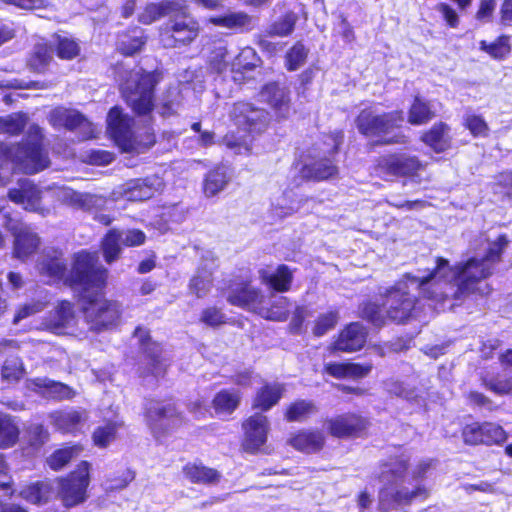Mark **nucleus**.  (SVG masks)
<instances>
[{
  "mask_svg": "<svg viewBox=\"0 0 512 512\" xmlns=\"http://www.w3.org/2000/svg\"><path fill=\"white\" fill-rule=\"evenodd\" d=\"M89 463L82 461L77 470L60 482L59 496L66 507L76 506L86 499L89 485Z\"/></svg>",
  "mask_w": 512,
  "mask_h": 512,
  "instance_id": "nucleus-12",
  "label": "nucleus"
},
{
  "mask_svg": "<svg viewBox=\"0 0 512 512\" xmlns=\"http://www.w3.org/2000/svg\"><path fill=\"white\" fill-rule=\"evenodd\" d=\"M379 166L394 176H412L423 167L416 156L407 154H394L383 157L379 161Z\"/></svg>",
  "mask_w": 512,
  "mask_h": 512,
  "instance_id": "nucleus-22",
  "label": "nucleus"
},
{
  "mask_svg": "<svg viewBox=\"0 0 512 512\" xmlns=\"http://www.w3.org/2000/svg\"><path fill=\"white\" fill-rule=\"evenodd\" d=\"M135 35L124 37L118 44L119 50L125 55H133L142 49L146 40L141 30L134 32Z\"/></svg>",
  "mask_w": 512,
  "mask_h": 512,
  "instance_id": "nucleus-56",
  "label": "nucleus"
},
{
  "mask_svg": "<svg viewBox=\"0 0 512 512\" xmlns=\"http://www.w3.org/2000/svg\"><path fill=\"white\" fill-rule=\"evenodd\" d=\"M54 53L53 45L38 43L34 46L33 55L29 60L30 67L37 72H41L49 64Z\"/></svg>",
  "mask_w": 512,
  "mask_h": 512,
  "instance_id": "nucleus-45",
  "label": "nucleus"
},
{
  "mask_svg": "<svg viewBox=\"0 0 512 512\" xmlns=\"http://www.w3.org/2000/svg\"><path fill=\"white\" fill-rule=\"evenodd\" d=\"M384 307L382 308L376 303L368 302L363 305L362 316L375 326H382L385 324L386 313Z\"/></svg>",
  "mask_w": 512,
  "mask_h": 512,
  "instance_id": "nucleus-59",
  "label": "nucleus"
},
{
  "mask_svg": "<svg viewBox=\"0 0 512 512\" xmlns=\"http://www.w3.org/2000/svg\"><path fill=\"white\" fill-rule=\"evenodd\" d=\"M317 412V407L312 401L297 400L289 405L285 417L290 422H301Z\"/></svg>",
  "mask_w": 512,
  "mask_h": 512,
  "instance_id": "nucleus-42",
  "label": "nucleus"
},
{
  "mask_svg": "<svg viewBox=\"0 0 512 512\" xmlns=\"http://www.w3.org/2000/svg\"><path fill=\"white\" fill-rule=\"evenodd\" d=\"M52 493L48 482H37L25 488L21 496L33 504H43L48 501Z\"/></svg>",
  "mask_w": 512,
  "mask_h": 512,
  "instance_id": "nucleus-44",
  "label": "nucleus"
},
{
  "mask_svg": "<svg viewBox=\"0 0 512 512\" xmlns=\"http://www.w3.org/2000/svg\"><path fill=\"white\" fill-rule=\"evenodd\" d=\"M133 122V118L124 114L119 107H113L107 115V131L123 152L141 153L149 146L137 140Z\"/></svg>",
  "mask_w": 512,
  "mask_h": 512,
  "instance_id": "nucleus-9",
  "label": "nucleus"
},
{
  "mask_svg": "<svg viewBox=\"0 0 512 512\" xmlns=\"http://www.w3.org/2000/svg\"><path fill=\"white\" fill-rule=\"evenodd\" d=\"M200 32L198 21L189 13L187 6L179 1V9L173 10L161 32L164 47L173 48L188 45Z\"/></svg>",
  "mask_w": 512,
  "mask_h": 512,
  "instance_id": "nucleus-8",
  "label": "nucleus"
},
{
  "mask_svg": "<svg viewBox=\"0 0 512 512\" xmlns=\"http://www.w3.org/2000/svg\"><path fill=\"white\" fill-rule=\"evenodd\" d=\"M230 117L236 126L248 133H262L270 122V115L265 109L244 101L233 105Z\"/></svg>",
  "mask_w": 512,
  "mask_h": 512,
  "instance_id": "nucleus-11",
  "label": "nucleus"
},
{
  "mask_svg": "<svg viewBox=\"0 0 512 512\" xmlns=\"http://www.w3.org/2000/svg\"><path fill=\"white\" fill-rule=\"evenodd\" d=\"M20 435V427L17 418L0 411V449L13 447Z\"/></svg>",
  "mask_w": 512,
  "mask_h": 512,
  "instance_id": "nucleus-30",
  "label": "nucleus"
},
{
  "mask_svg": "<svg viewBox=\"0 0 512 512\" xmlns=\"http://www.w3.org/2000/svg\"><path fill=\"white\" fill-rule=\"evenodd\" d=\"M28 117L26 114H12L4 118H0V133H8L11 135L19 134L27 124Z\"/></svg>",
  "mask_w": 512,
  "mask_h": 512,
  "instance_id": "nucleus-52",
  "label": "nucleus"
},
{
  "mask_svg": "<svg viewBox=\"0 0 512 512\" xmlns=\"http://www.w3.org/2000/svg\"><path fill=\"white\" fill-rule=\"evenodd\" d=\"M42 142V129L33 124L28 128L26 139L22 144L9 146L0 143V167L11 164L26 174H34L45 169L49 165V158Z\"/></svg>",
  "mask_w": 512,
  "mask_h": 512,
  "instance_id": "nucleus-4",
  "label": "nucleus"
},
{
  "mask_svg": "<svg viewBox=\"0 0 512 512\" xmlns=\"http://www.w3.org/2000/svg\"><path fill=\"white\" fill-rule=\"evenodd\" d=\"M134 336L139 340L145 352L151 358V364L153 366L151 373L155 377L162 376L164 374V368L159 359L161 352L160 346L151 342L149 331L145 328H136L134 331Z\"/></svg>",
  "mask_w": 512,
  "mask_h": 512,
  "instance_id": "nucleus-28",
  "label": "nucleus"
},
{
  "mask_svg": "<svg viewBox=\"0 0 512 512\" xmlns=\"http://www.w3.org/2000/svg\"><path fill=\"white\" fill-rule=\"evenodd\" d=\"M55 426L63 432L72 431L81 421V415L78 411H59L52 414Z\"/></svg>",
  "mask_w": 512,
  "mask_h": 512,
  "instance_id": "nucleus-50",
  "label": "nucleus"
},
{
  "mask_svg": "<svg viewBox=\"0 0 512 512\" xmlns=\"http://www.w3.org/2000/svg\"><path fill=\"white\" fill-rule=\"evenodd\" d=\"M162 185L161 179L155 176L135 179L123 184L119 194L129 201H144L152 198Z\"/></svg>",
  "mask_w": 512,
  "mask_h": 512,
  "instance_id": "nucleus-19",
  "label": "nucleus"
},
{
  "mask_svg": "<svg viewBox=\"0 0 512 512\" xmlns=\"http://www.w3.org/2000/svg\"><path fill=\"white\" fill-rule=\"evenodd\" d=\"M308 49L301 43L297 42L286 54V66L290 71L299 69L306 61Z\"/></svg>",
  "mask_w": 512,
  "mask_h": 512,
  "instance_id": "nucleus-54",
  "label": "nucleus"
},
{
  "mask_svg": "<svg viewBox=\"0 0 512 512\" xmlns=\"http://www.w3.org/2000/svg\"><path fill=\"white\" fill-rule=\"evenodd\" d=\"M337 172V167L330 159H321L312 164L304 165L300 171L303 178L312 180H325L333 177Z\"/></svg>",
  "mask_w": 512,
  "mask_h": 512,
  "instance_id": "nucleus-34",
  "label": "nucleus"
},
{
  "mask_svg": "<svg viewBox=\"0 0 512 512\" xmlns=\"http://www.w3.org/2000/svg\"><path fill=\"white\" fill-rule=\"evenodd\" d=\"M507 245L506 235H499L495 241L488 243L485 255L471 257L455 266H451L447 259L437 257L433 271L420 280L416 279L417 286L438 299H461L476 292L486 294L487 285L482 287L483 280L492 274Z\"/></svg>",
  "mask_w": 512,
  "mask_h": 512,
  "instance_id": "nucleus-1",
  "label": "nucleus"
},
{
  "mask_svg": "<svg viewBox=\"0 0 512 512\" xmlns=\"http://www.w3.org/2000/svg\"><path fill=\"white\" fill-rule=\"evenodd\" d=\"M270 429L268 418L255 413L243 423V448L247 452L255 453L266 443Z\"/></svg>",
  "mask_w": 512,
  "mask_h": 512,
  "instance_id": "nucleus-15",
  "label": "nucleus"
},
{
  "mask_svg": "<svg viewBox=\"0 0 512 512\" xmlns=\"http://www.w3.org/2000/svg\"><path fill=\"white\" fill-rule=\"evenodd\" d=\"M288 443L299 451L313 453L323 447L324 436L319 431L302 430L291 437Z\"/></svg>",
  "mask_w": 512,
  "mask_h": 512,
  "instance_id": "nucleus-27",
  "label": "nucleus"
},
{
  "mask_svg": "<svg viewBox=\"0 0 512 512\" xmlns=\"http://www.w3.org/2000/svg\"><path fill=\"white\" fill-rule=\"evenodd\" d=\"M39 243V238L35 233L22 229L15 237L14 254L17 258L24 259L35 252Z\"/></svg>",
  "mask_w": 512,
  "mask_h": 512,
  "instance_id": "nucleus-38",
  "label": "nucleus"
},
{
  "mask_svg": "<svg viewBox=\"0 0 512 512\" xmlns=\"http://www.w3.org/2000/svg\"><path fill=\"white\" fill-rule=\"evenodd\" d=\"M231 179L229 168L225 165L216 166L210 170L204 179V193L213 197L225 189Z\"/></svg>",
  "mask_w": 512,
  "mask_h": 512,
  "instance_id": "nucleus-29",
  "label": "nucleus"
},
{
  "mask_svg": "<svg viewBox=\"0 0 512 512\" xmlns=\"http://www.w3.org/2000/svg\"><path fill=\"white\" fill-rule=\"evenodd\" d=\"M291 304L287 297H274L269 307L261 306L259 315L271 321H285L290 312Z\"/></svg>",
  "mask_w": 512,
  "mask_h": 512,
  "instance_id": "nucleus-37",
  "label": "nucleus"
},
{
  "mask_svg": "<svg viewBox=\"0 0 512 512\" xmlns=\"http://www.w3.org/2000/svg\"><path fill=\"white\" fill-rule=\"evenodd\" d=\"M259 99L274 111L278 118L288 117L291 110L290 91L277 82H270L262 87Z\"/></svg>",
  "mask_w": 512,
  "mask_h": 512,
  "instance_id": "nucleus-16",
  "label": "nucleus"
},
{
  "mask_svg": "<svg viewBox=\"0 0 512 512\" xmlns=\"http://www.w3.org/2000/svg\"><path fill=\"white\" fill-rule=\"evenodd\" d=\"M410 459L409 451L399 448L380 464L378 479L382 487L378 493V508L381 512L403 509L429 497V490L422 484L411 488L404 485Z\"/></svg>",
  "mask_w": 512,
  "mask_h": 512,
  "instance_id": "nucleus-3",
  "label": "nucleus"
},
{
  "mask_svg": "<svg viewBox=\"0 0 512 512\" xmlns=\"http://www.w3.org/2000/svg\"><path fill=\"white\" fill-rule=\"evenodd\" d=\"M227 301L234 306L246 308L259 313L263 301V295L257 288L249 284H242L231 288L227 296Z\"/></svg>",
  "mask_w": 512,
  "mask_h": 512,
  "instance_id": "nucleus-24",
  "label": "nucleus"
},
{
  "mask_svg": "<svg viewBox=\"0 0 512 512\" xmlns=\"http://www.w3.org/2000/svg\"><path fill=\"white\" fill-rule=\"evenodd\" d=\"M120 426L117 422H107L95 429L93 440L95 445L99 447L108 446L116 437V432Z\"/></svg>",
  "mask_w": 512,
  "mask_h": 512,
  "instance_id": "nucleus-53",
  "label": "nucleus"
},
{
  "mask_svg": "<svg viewBox=\"0 0 512 512\" xmlns=\"http://www.w3.org/2000/svg\"><path fill=\"white\" fill-rule=\"evenodd\" d=\"M209 21L216 26L248 31L252 29L253 18L245 12H233L223 16L211 17Z\"/></svg>",
  "mask_w": 512,
  "mask_h": 512,
  "instance_id": "nucleus-33",
  "label": "nucleus"
},
{
  "mask_svg": "<svg viewBox=\"0 0 512 512\" xmlns=\"http://www.w3.org/2000/svg\"><path fill=\"white\" fill-rule=\"evenodd\" d=\"M386 389L390 394L402 397L408 401L416 400L418 397L414 387L398 380L388 381L386 383Z\"/></svg>",
  "mask_w": 512,
  "mask_h": 512,
  "instance_id": "nucleus-58",
  "label": "nucleus"
},
{
  "mask_svg": "<svg viewBox=\"0 0 512 512\" xmlns=\"http://www.w3.org/2000/svg\"><path fill=\"white\" fill-rule=\"evenodd\" d=\"M183 472L187 479L199 484H215L219 482L221 477L217 470L197 463L187 464L184 467Z\"/></svg>",
  "mask_w": 512,
  "mask_h": 512,
  "instance_id": "nucleus-35",
  "label": "nucleus"
},
{
  "mask_svg": "<svg viewBox=\"0 0 512 512\" xmlns=\"http://www.w3.org/2000/svg\"><path fill=\"white\" fill-rule=\"evenodd\" d=\"M339 319L338 312L331 311L325 314H322L318 317L315 327L313 329V333L315 336L321 337L326 334L328 331L333 329L337 324Z\"/></svg>",
  "mask_w": 512,
  "mask_h": 512,
  "instance_id": "nucleus-61",
  "label": "nucleus"
},
{
  "mask_svg": "<svg viewBox=\"0 0 512 512\" xmlns=\"http://www.w3.org/2000/svg\"><path fill=\"white\" fill-rule=\"evenodd\" d=\"M422 140L436 152L445 151L449 147V127L444 123L435 124Z\"/></svg>",
  "mask_w": 512,
  "mask_h": 512,
  "instance_id": "nucleus-39",
  "label": "nucleus"
},
{
  "mask_svg": "<svg viewBox=\"0 0 512 512\" xmlns=\"http://www.w3.org/2000/svg\"><path fill=\"white\" fill-rule=\"evenodd\" d=\"M484 386L497 395L512 393V376L505 374L482 379Z\"/></svg>",
  "mask_w": 512,
  "mask_h": 512,
  "instance_id": "nucleus-51",
  "label": "nucleus"
},
{
  "mask_svg": "<svg viewBox=\"0 0 512 512\" xmlns=\"http://www.w3.org/2000/svg\"><path fill=\"white\" fill-rule=\"evenodd\" d=\"M52 45L57 56L61 59H73L78 56L80 52L78 43L74 39L66 36H55Z\"/></svg>",
  "mask_w": 512,
  "mask_h": 512,
  "instance_id": "nucleus-46",
  "label": "nucleus"
},
{
  "mask_svg": "<svg viewBox=\"0 0 512 512\" xmlns=\"http://www.w3.org/2000/svg\"><path fill=\"white\" fill-rule=\"evenodd\" d=\"M75 324L73 306L68 301H62L46 319V326L53 333L60 334Z\"/></svg>",
  "mask_w": 512,
  "mask_h": 512,
  "instance_id": "nucleus-26",
  "label": "nucleus"
},
{
  "mask_svg": "<svg viewBox=\"0 0 512 512\" xmlns=\"http://www.w3.org/2000/svg\"><path fill=\"white\" fill-rule=\"evenodd\" d=\"M241 395L238 390H221L213 399L217 413L231 414L240 404Z\"/></svg>",
  "mask_w": 512,
  "mask_h": 512,
  "instance_id": "nucleus-40",
  "label": "nucleus"
},
{
  "mask_svg": "<svg viewBox=\"0 0 512 512\" xmlns=\"http://www.w3.org/2000/svg\"><path fill=\"white\" fill-rule=\"evenodd\" d=\"M147 424L154 434L182 424L183 417L171 402L150 399L145 404Z\"/></svg>",
  "mask_w": 512,
  "mask_h": 512,
  "instance_id": "nucleus-10",
  "label": "nucleus"
},
{
  "mask_svg": "<svg viewBox=\"0 0 512 512\" xmlns=\"http://www.w3.org/2000/svg\"><path fill=\"white\" fill-rule=\"evenodd\" d=\"M81 451L82 448L78 445L64 447L62 449L56 450L52 455H50V457L47 459V463L53 470H59L74 457L78 456Z\"/></svg>",
  "mask_w": 512,
  "mask_h": 512,
  "instance_id": "nucleus-47",
  "label": "nucleus"
},
{
  "mask_svg": "<svg viewBox=\"0 0 512 512\" xmlns=\"http://www.w3.org/2000/svg\"><path fill=\"white\" fill-rule=\"evenodd\" d=\"M39 274L48 284L62 280L67 271V263L63 253L57 249H47L43 252L37 263Z\"/></svg>",
  "mask_w": 512,
  "mask_h": 512,
  "instance_id": "nucleus-17",
  "label": "nucleus"
},
{
  "mask_svg": "<svg viewBox=\"0 0 512 512\" xmlns=\"http://www.w3.org/2000/svg\"><path fill=\"white\" fill-rule=\"evenodd\" d=\"M298 16L294 12H287L278 20L271 23L265 30L268 36L285 37L290 35L295 28Z\"/></svg>",
  "mask_w": 512,
  "mask_h": 512,
  "instance_id": "nucleus-41",
  "label": "nucleus"
},
{
  "mask_svg": "<svg viewBox=\"0 0 512 512\" xmlns=\"http://www.w3.org/2000/svg\"><path fill=\"white\" fill-rule=\"evenodd\" d=\"M37 383L40 387H45L48 393L56 399H70L74 396V391L67 385L55 382L49 379H39Z\"/></svg>",
  "mask_w": 512,
  "mask_h": 512,
  "instance_id": "nucleus-55",
  "label": "nucleus"
},
{
  "mask_svg": "<svg viewBox=\"0 0 512 512\" xmlns=\"http://www.w3.org/2000/svg\"><path fill=\"white\" fill-rule=\"evenodd\" d=\"M65 199L68 200L74 207L83 210H91L102 202V199L96 195L80 193L73 190L67 191L65 193Z\"/></svg>",
  "mask_w": 512,
  "mask_h": 512,
  "instance_id": "nucleus-48",
  "label": "nucleus"
},
{
  "mask_svg": "<svg viewBox=\"0 0 512 512\" xmlns=\"http://www.w3.org/2000/svg\"><path fill=\"white\" fill-rule=\"evenodd\" d=\"M24 373L22 360L18 356H9L1 369V377L8 382L18 381Z\"/></svg>",
  "mask_w": 512,
  "mask_h": 512,
  "instance_id": "nucleus-49",
  "label": "nucleus"
},
{
  "mask_svg": "<svg viewBox=\"0 0 512 512\" xmlns=\"http://www.w3.org/2000/svg\"><path fill=\"white\" fill-rule=\"evenodd\" d=\"M403 120L402 111L376 114L371 109H363L355 119V124L361 134L370 137H379L380 140L378 144H404L407 140L402 134L388 137L394 129L400 127Z\"/></svg>",
  "mask_w": 512,
  "mask_h": 512,
  "instance_id": "nucleus-6",
  "label": "nucleus"
},
{
  "mask_svg": "<svg viewBox=\"0 0 512 512\" xmlns=\"http://www.w3.org/2000/svg\"><path fill=\"white\" fill-rule=\"evenodd\" d=\"M8 196L11 201L21 205L25 210L40 209L41 191L27 178L19 180L17 186L9 190Z\"/></svg>",
  "mask_w": 512,
  "mask_h": 512,
  "instance_id": "nucleus-20",
  "label": "nucleus"
},
{
  "mask_svg": "<svg viewBox=\"0 0 512 512\" xmlns=\"http://www.w3.org/2000/svg\"><path fill=\"white\" fill-rule=\"evenodd\" d=\"M464 442L470 445L500 444L507 438L504 429L495 423H472L466 425L462 431Z\"/></svg>",
  "mask_w": 512,
  "mask_h": 512,
  "instance_id": "nucleus-14",
  "label": "nucleus"
},
{
  "mask_svg": "<svg viewBox=\"0 0 512 512\" xmlns=\"http://www.w3.org/2000/svg\"><path fill=\"white\" fill-rule=\"evenodd\" d=\"M434 115L430 103L416 96L409 110L408 121L412 125H422L430 121Z\"/></svg>",
  "mask_w": 512,
  "mask_h": 512,
  "instance_id": "nucleus-43",
  "label": "nucleus"
},
{
  "mask_svg": "<svg viewBox=\"0 0 512 512\" xmlns=\"http://www.w3.org/2000/svg\"><path fill=\"white\" fill-rule=\"evenodd\" d=\"M259 273L262 282L269 285L275 291L286 292L291 287L293 274L286 265L278 266L274 273H269L266 270H260Z\"/></svg>",
  "mask_w": 512,
  "mask_h": 512,
  "instance_id": "nucleus-31",
  "label": "nucleus"
},
{
  "mask_svg": "<svg viewBox=\"0 0 512 512\" xmlns=\"http://www.w3.org/2000/svg\"><path fill=\"white\" fill-rule=\"evenodd\" d=\"M216 266V259L210 253L202 257L201 264L189 283L191 293L198 298H203L208 294L212 286V275Z\"/></svg>",
  "mask_w": 512,
  "mask_h": 512,
  "instance_id": "nucleus-23",
  "label": "nucleus"
},
{
  "mask_svg": "<svg viewBox=\"0 0 512 512\" xmlns=\"http://www.w3.org/2000/svg\"><path fill=\"white\" fill-rule=\"evenodd\" d=\"M146 236L138 229L117 230L111 229L102 240V251L108 264L116 261L122 252V246L133 247L142 245Z\"/></svg>",
  "mask_w": 512,
  "mask_h": 512,
  "instance_id": "nucleus-13",
  "label": "nucleus"
},
{
  "mask_svg": "<svg viewBox=\"0 0 512 512\" xmlns=\"http://www.w3.org/2000/svg\"><path fill=\"white\" fill-rule=\"evenodd\" d=\"M49 122L56 128L79 129L83 132L84 138L92 137L94 132L92 124L84 115L75 110L56 108L50 113Z\"/></svg>",
  "mask_w": 512,
  "mask_h": 512,
  "instance_id": "nucleus-18",
  "label": "nucleus"
},
{
  "mask_svg": "<svg viewBox=\"0 0 512 512\" xmlns=\"http://www.w3.org/2000/svg\"><path fill=\"white\" fill-rule=\"evenodd\" d=\"M227 49L222 43L215 45L214 50L211 52L209 59L214 69L221 72L227 64Z\"/></svg>",
  "mask_w": 512,
  "mask_h": 512,
  "instance_id": "nucleus-64",
  "label": "nucleus"
},
{
  "mask_svg": "<svg viewBox=\"0 0 512 512\" xmlns=\"http://www.w3.org/2000/svg\"><path fill=\"white\" fill-rule=\"evenodd\" d=\"M365 420L355 414H345L328 421V429L335 437H348L361 432Z\"/></svg>",
  "mask_w": 512,
  "mask_h": 512,
  "instance_id": "nucleus-25",
  "label": "nucleus"
},
{
  "mask_svg": "<svg viewBox=\"0 0 512 512\" xmlns=\"http://www.w3.org/2000/svg\"><path fill=\"white\" fill-rule=\"evenodd\" d=\"M106 277L107 269L99 263L98 254L82 251L76 254L66 279L71 287L81 290L85 320L94 331L109 328L120 318L118 302L104 298L99 292Z\"/></svg>",
  "mask_w": 512,
  "mask_h": 512,
  "instance_id": "nucleus-2",
  "label": "nucleus"
},
{
  "mask_svg": "<svg viewBox=\"0 0 512 512\" xmlns=\"http://www.w3.org/2000/svg\"><path fill=\"white\" fill-rule=\"evenodd\" d=\"M284 385L279 383H267L256 394L253 402L254 408L268 411L276 405L282 397Z\"/></svg>",
  "mask_w": 512,
  "mask_h": 512,
  "instance_id": "nucleus-32",
  "label": "nucleus"
},
{
  "mask_svg": "<svg viewBox=\"0 0 512 512\" xmlns=\"http://www.w3.org/2000/svg\"><path fill=\"white\" fill-rule=\"evenodd\" d=\"M157 82L154 73L139 69L130 71L128 77L120 83L122 96L134 112L146 115L153 109Z\"/></svg>",
  "mask_w": 512,
  "mask_h": 512,
  "instance_id": "nucleus-7",
  "label": "nucleus"
},
{
  "mask_svg": "<svg viewBox=\"0 0 512 512\" xmlns=\"http://www.w3.org/2000/svg\"><path fill=\"white\" fill-rule=\"evenodd\" d=\"M201 321L208 326H219L225 323V314L216 307H208L202 311Z\"/></svg>",
  "mask_w": 512,
  "mask_h": 512,
  "instance_id": "nucleus-63",
  "label": "nucleus"
},
{
  "mask_svg": "<svg viewBox=\"0 0 512 512\" xmlns=\"http://www.w3.org/2000/svg\"><path fill=\"white\" fill-rule=\"evenodd\" d=\"M481 49L488 52L495 59H502L510 52L509 38L501 36L494 43L488 45L485 41L481 42Z\"/></svg>",
  "mask_w": 512,
  "mask_h": 512,
  "instance_id": "nucleus-60",
  "label": "nucleus"
},
{
  "mask_svg": "<svg viewBox=\"0 0 512 512\" xmlns=\"http://www.w3.org/2000/svg\"><path fill=\"white\" fill-rule=\"evenodd\" d=\"M258 62L259 58L255 50L251 47H245L240 51V53L235 58L233 66L237 69L250 71L258 65Z\"/></svg>",
  "mask_w": 512,
  "mask_h": 512,
  "instance_id": "nucleus-57",
  "label": "nucleus"
},
{
  "mask_svg": "<svg viewBox=\"0 0 512 512\" xmlns=\"http://www.w3.org/2000/svg\"><path fill=\"white\" fill-rule=\"evenodd\" d=\"M465 125L474 136L484 137L487 135L488 126L484 119L477 115H467Z\"/></svg>",
  "mask_w": 512,
  "mask_h": 512,
  "instance_id": "nucleus-62",
  "label": "nucleus"
},
{
  "mask_svg": "<svg viewBox=\"0 0 512 512\" xmlns=\"http://www.w3.org/2000/svg\"><path fill=\"white\" fill-rule=\"evenodd\" d=\"M179 9V1H163L161 3L148 4L139 15V21L143 24H151L163 16H168L173 10Z\"/></svg>",
  "mask_w": 512,
  "mask_h": 512,
  "instance_id": "nucleus-36",
  "label": "nucleus"
},
{
  "mask_svg": "<svg viewBox=\"0 0 512 512\" xmlns=\"http://www.w3.org/2000/svg\"><path fill=\"white\" fill-rule=\"evenodd\" d=\"M367 331L358 322L346 326L339 334L332 345V350L341 352H355L360 350L366 343Z\"/></svg>",
  "mask_w": 512,
  "mask_h": 512,
  "instance_id": "nucleus-21",
  "label": "nucleus"
},
{
  "mask_svg": "<svg viewBox=\"0 0 512 512\" xmlns=\"http://www.w3.org/2000/svg\"><path fill=\"white\" fill-rule=\"evenodd\" d=\"M433 271V268L426 274L419 273L417 275L406 274L398 281L393 287L387 289L384 296L385 301L382 306L385 309L387 318L390 320L402 323L410 318L412 311L414 310L416 297L411 294V289L418 290L419 293L436 304H443L448 299H456L455 297H445L438 299L430 295V293H424L420 286H417L416 279L420 280L428 276Z\"/></svg>",
  "mask_w": 512,
  "mask_h": 512,
  "instance_id": "nucleus-5",
  "label": "nucleus"
}]
</instances>
